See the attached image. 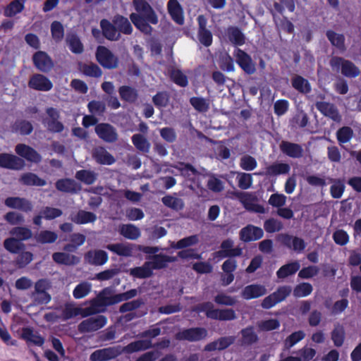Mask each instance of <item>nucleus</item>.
<instances>
[{"label": "nucleus", "instance_id": "0e129e2a", "mask_svg": "<svg viewBox=\"0 0 361 361\" xmlns=\"http://www.w3.org/2000/svg\"><path fill=\"white\" fill-rule=\"evenodd\" d=\"M24 9V4L20 0H13L5 9L6 16L12 17Z\"/></svg>", "mask_w": 361, "mask_h": 361}, {"label": "nucleus", "instance_id": "79ce46f5", "mask_svg": "<svg viewBox=\"0 0 361 361\" xmlns=\"http://www.w3.org/2000/svg\"><path fill=\"white\" fill-rule=\"evenodd\" d=\"M119 233L129 240H137L140 236L139 228L133 224H123L119 228Z\"/></svg>", "mask_w": 361, "mask_h": 361}, {"label": "nucleus", "instance_id": "ea45409f", "mask_svg": "<svg viewBox=\"0 0 361 361\" xmlns=\"http://www.w3.org/2000/svg\"><path fill=\"white\" fill-rule=\"evenodd\" d=\"M20 180L23 185L27 186H44L47 184L45 180L32 172L23 173Z\"/></svg>", "mask_w": 361, "mask_h": 361}, {"label": "nucleus", "instance_id": "a878e982", "mask_svg": "<svg viewBox=\"0 0 361 361\" xmlns=\"http://www.w3.org/2000/svg\"><path fill=\"white\" fill-rule=\"evenodd\" d=\"M167 8L172 20L177 24L182 25L184 23L183 8L178 0H169Z\"/></svg>", "mask_w": 361, "mask_h": 361}, {"label": "nucleus", "instance_id": "473e14b6", "mask_svg": "<svg viewBox=\"0 0 361 361\" xmlns=\"http://www.w3.org/2000/svg\"><path fill=\"white\" fill-rule=\"evenodd\" d=\"M71 219L76 224H86L94 223L97 220V216L93 212L80 209L76 214L71 215Z\"/></svg>", "mask_w": 361, "mask_h": 361}, {"label": "nucleus", "instance_id": "13d9d810", "mask_svg": "<svg viewBox=\"0 0 361 361\" xmlns=\"http://www.w3.org/2000/svg\"><path fill=\"white\" fill-rule=\"evenodd\" d=\"M312 290V286L310 283L302 282L294 288L293 294L295 298H303L310 295Z\"/></svg>", "mask_w": 361, "mask_h": 361}, {"label": "nucleus", "instance_id": "bf43d9fd", "mask_svg": "<svg viewBox=\"0 0 361 361\" xmlns=\"http://www.w3.org/2000/svg\"><path fill=\"white\" fill-rule=\"evenodd\" d=\"M10 233L16 236L18 240H19L20 242L23 240H27L32 238V231L27 228L23 226H17L13 228Z\"/></svg>", "mask_w": 361, "mask_h": 361}, {"label": "nucleus", "instance_id": "f03ea898", "mask_svg": "<svg viewBox=\"0 0 361 361\" xmlns=\"http://www.w3.org/2000/svg\"><path fill=\"white\" fill-rule=\"evenodd\" d=\"M331 69L349 78H355L360 75V68L351 61L341 56H332L329 61Z\"/></svg>", "mask_w": 361, "mask_h": 361}, {"label": "nucleus", "instance_id": "052dcab7", "mask_svg": "<svg viewBox=\"0 0 361 361\" xmlns=\"http://www.w3.org/2000/svg\"><path fill=\"white\" fill-rule=\"evenodd\" d=\"M51 34L53 39L56 42H59L63 39L64 27L61 22L54 20L51 23Z\"/></svg>", "mask_w": 361, "mask_h": 361}, {"label": "nucleus", "instance_id": "f704fd0d", "mask_svg": "<svg viewBox=\"0 0 361 361\" xmlns=\"http://www.w3.org/2000/svg\"><path fill=\"white\" fill-rule=\"evenodd\" d=\"M80 71L83 75L90 78H99L102 75V70L93 62L80 64Z\"/></svg>", "mask_w": 361, "mask_h": 361}, {"label": "nucleus", "instance_id": "58836bf2", "mask_svg": "<svg viewBox=\"0 0 361 361\" xmlns=\"http://www.w3.org/2000/svg\"><path fill=\"white\" fill-rule=\"evenodd\" d=\"M300 263L294 261L281 266L276 271L279 279H283L289 276L295 274L300 269Z\"/></svg>", "mask_w": 361, "mask_h": 361}, {"label": "nucleus", "instance_id": "6e6d98bb", "mask_svg": "<svg viewBox=\"0 0 361 361\" xmlns=\"http://www.w3.org/2000/svg\"><path fill=\"white\" fill-rule=\"evenodd\" d=\"M14 260V263L18 268H24L33 259V254L29 251H20Z\"/></svg>", "mask_w": 361, "mask_h": 361}, {"label": "nucleus", "instance_id": "4be33fe9", "mask_svg": "<svg viewBox=\"0 0 361 361\" xmlns=\"http://www.w3.org/2000/svg\"><path fill=\"white\" fill-rule=\"evenodd\" d=\"M4 204L9 208L16 209L25 212H31L32 209L31 202L23 197H9L5 200Z\"/></svg>", "mask_w": 361, "mask_h": 361}, {"label": "nucleus", "instance_id": "9b49d317", "mask_svg": "<svg viewBox=\"0 0 361 361\" xmlns=\"http://www.w3.org/2000/svg\"><path fill=\"white\" fill-rule=\"evenodd\" d=\"M146 259L149 260L147 262V264L152 267V271L165 269L169 263L178 260L177 257L169 256L162 253L147 256Z\"/></svg>", "mask_w": 361, "mask_h": 361}, {"label": "nucleus", "instance_id": "a211bd4d", "mask_svg": "<svg viewBox=\"0 0 361 361\" xmlns=\"http://www.w3.org/2000/svg\"><path fill=\"white\" fill-rule=\"evenodd\" d=\"M263 235L262 228L252 224L245 226L240 231V238L245 243L259 240Z\"/></svg>", "mask_w": 361, "mask_h": 361}, {"label": "nucleus", "instance_id": "3c124183", "mask_svg": "<svg viewBox=\"0 0 361 361\" xmlns=\"http://www.w3.org/2000/svg\"><path fill=\"white\" fill-rule=\"evenodd\" d=\"M199 242V238L197 235H192L188 237L183 238L179 240L177 243L173 242L171 244V247L173 249L180 250L188 247L195 245Z\"/></svg>", "mask_w": 361, "mask_h": 361}, {"label": "nucleus", "instance_id": "c03bdc74", "mask_svg": "<svg viewBox=\"0 0 361 361\" xmlns=\"http://www.w3.org/2000/svg\"><path fill=\"white\" fill-rule=\"evenodd\" d=\"M210 315L213 319L219 321H231L237 318L235 312L231 308L216 309Z\"/></svg>", "mask_w": 361, "mask_h": 361}, {"label": "nucleus", "instance_id": "6ab92c4d", "mask_svg": "<svg viewBox=\"0 0 361 361\" xmlns=\"http://www.w3.org/2000/svg\"><path fill=\"white\" fill-rule=\"evenodd\" d=\"M57 190L71 194H76L81 190V185L75 180L68 178H61L55 183Z\"/></svg>", "mask_w": 361, "mask_h": 361}, {"label": "nucleus", "instance_id": "6e6552de", "mask_svg": "<svg viewBox=\"0 0 361 361\" xmlns=\"http://www.w3.org/2000/svg\"><path fill=\"white\" fill-rule=\"evenodd\" d=\"M32 59L35 67L42 73H49L54 66L52 59L44 51H36L32 55Z\"/></svg>", "mask_w": 361, "mask_h": 361}, {"label": "nucleus", "instance_id": "e2e57ef3", "mask_svg": "<svg viewBox=\"0 0 361 361\" xmlns=\"http://www.w3.org/2000/svg\"><path fill=\"white\" fill-rule=\"evenodd\" d=\"M305 336L304 331L300 330L289 335L284 341V348L290 349L296 343L302 341Z\"/></svg>", "mask_w": 361, "mask_h": 361}, {"label": "nucleus", "instance_id": "603ef678", "mask_svg": "<svg viewBox=\"0 0 361 361\" xmlns=\"http://www.w3.org/2000/svg\"><path fill=\"white\" fill-rule=\"evenodd\" d=\"M67 44L69 49L75 54H80L84 51V46L80 38L76 35H71L67 38Z\"/></svg>", "mask_w": 361, "mask_h": 361}, {"label": "nucleus", "instance_id": "69168bd1", "mask_svg": "<svg viewBox=\"0 0 361 361\" xmlns=\"http://www.w3.org/2000/svg\"><path fill=\"white\" fill-rule=\"evenodd\" d=\"M171 79L180 87H185L188 85L187 76L179 69H173L170 74Z\"/></svg>", "mask_w": 361, "mask_h": 361}, {"label": "nucleus", "instance_id": "5701e85b", "mask_svg": "<svg viewBox=\"0 0 361 361\" xmlns=\"http://www.w3.org/2000/svg\"><path fill=\"white\" fill-rule=\"evenodd\" d=\"M100 27L103 36L109 41H118L121 38V35L114 23L107 19L100 20Z\"/></svg>", "mask_w": 361, "mask_h": 361}, {"label": "nucleus", "instance_id": "864d4df0", "mask_svg": "<svg viewBox=\"0 0 361 361\" xmlns=\"http://www.w3.org/2000/svg\"><path fill=\"white\" fill-rule=\"evenodd\" d=\"M345 329L343 326L339 324L335 326L331 331V340L336 347H341L343 345L345 340Z\"/></svg>", "mask_w": 361, "mask_h": 361}, {"label": "nucleus", "instance_id": "5fc2aeb1", "mask_svg": "<svg viewBox=\"0 0 361 361\" xmlns=\"http://www.w3.org/2000/svg\"><path fill=\"white\" fill-rule=\"evenodd\" d=\"M57 238L58 235L55 232L48 230L42 231L35 236L36 241L41 244L53 243Z\"/></svg>", "mask_w": 361, "mask_h": 361}, {"label": "nucleus", "instance_id": "9d476101", "mask_svg": "<svg viewBox=\"0 0 361 361\" xmlns=\"http://www.w3.org/2000/svg\"><path fill=\"white\" fill-rule=\"evenodd\" d=\"M197 37L200 42L206 47L212 45L213 36L212 32L207 28V18L204 15H200L197 18Z\"/></svg>", "mask_w": 361, "mask_h": 361}, {"label": "nucleus", "instance_id": "a19ab883", "mask_svg": "<svg viewBox=\"0 0 361 361\" xmlns=\"http://www.w3.org/2000/svg\"><path fill=\"white\" fill-rule=\"evenodd\" d=\"M242 336V345H252L259 340L257 334L255 332L253 326H247L240 331Z\"/></svg>", "mask_w": 361, "mask_h": 361}, {"label": "nucleus", "instance_id": "412c9836", "mask_svg": "<svg viewBox=\"0 0 361 361\" xmlns=\"http://www.w3.org/2000/svg\"><path fill=\"white\" fill-rule=\"evenodd\" d=\"M235 341V337L234 336H222L207 343L204 346V350L207 352H213L215 350L221 351L233 344Z\"/></svg>", "mask_w": 361, "mask_h": 361}, {"label": "nucleus", "instance_id": "c9c22d12", "mask_svg": "<svg viewBox=\"0 0 361 361\" xmlns=\"http://www.w3.org/2000/svg\"><path fill=\"white\" fill-rule=\"evenodd\" d=\"M52 259L59 264L67 266L74 265L79 262V258L75 255L62 252H54L52 255Z\"/></svg>", "mask_w": 361, "mask_h": 361}, {"label": "nucleus", "instance_id": "b1692460", "mask_svg": "<svg viewBox=\"0 0 361 361\" xmlns=\"http://www.w3.org/2000/svg\"><path fill=\"white\" fill-rule=\"evenodd\" d=\"M92 157L95 161L101 165H112L116 162L114 157L104 147H97L92 151Z\"/></svg>", "mask_w": 361, "mask_h": 361}, {"label": "nucleus", "instance_id": "2f4dec72", "mask_svg": "<svg viewBox=\"0 0 361 361\" xmlns=\"http://www.w3.org/2000/svg\"><path fill=\"white\" fill-rule=\"evenodd\" d=\"M290 171V166L286 163L275 162L266 167L265 174L269 176L288 174Z\"/></svg>", "mask_w": 361, "mask_h": 361}, {"label": "nucleus", "instance_id": "393cba45", "mask_svg": "<svg viewBox=\"0 0 361 361\" xmlns=\"http://www.w3.org/2000/svg\"><path fill=\"white\" fill-rule=\"evenodd\" d=\"M267 293L266 288L260 284H251L246 286L241 292V296L245 300H251L259 298Z\"/></svg>", "mask_w": 361, "mask_h": 361}, {"label": "nucleus", "instance_id": "7c9ffc66", "mask_svg": "<svg viewBox=\"0 0 361 361\" xmlns=\"http://www.w3.org/2000/svg\"><path fill=\"white\" fill-rule=\"evenodd\" d=\"M326 36L331 45L336 47L341 52H344L346 50L344 35L338 34L331 30H328L326 32Z\"/></svg>", "mask_w": 361, "mask_h": 361}, {"label": "nucleus", "instance_id": "bb28decb", "mask_svg": "<svg viewBox=\"0 0 361 361\" xmlns=\"http://www.w3.org/2000/svg\"><path fill=\"white\" fill-rule=\"evenodd\" d=\"M21 338L27 343H32L36 346L41 347L44 343V338L39 333L35 332L30 327H24L22 329Z\"/></svg>", "mask_w": 361, "mask_h": 361}, {"label": "nucleus", "instance_id": "c756f323", "mask_svg": "<svg viewBox=\"0 0 361 361\" xmlns=\"http://www.w3.org/2000/svg\"><path fill=\"white\" fill-rule=\"evenodd\" d=\"M291 85L296 91L303 94H309L312 91L309 81L299 75H295L291 78Z\"/></svg>", "mask_w": 361, "mask_h": 361}, {"label": "nucleus", "instance_id": "c85d7f7f", "mask_svg": "<svg viewBox=\"0 0 361 361\" xmlns=\"http://www.w3.org/2000/svg\"><path fill=\"white\" fill-rule=\"evenodd\" d=\"M112 22L118 29V32L121 34L130 35L133 33V28L128 19L120 14L114 16Z\"/></svg>", "mask_w": 361, "mask_h": 361}, {"label": "nucleus", "instance_id": "20e7f679", "mask_svg": "<svg viewBox=\"0 0 361 361\" xmlns=\"http://www.w3.org/2000/svg\"><path fill=\"white\" fill-rule=\"evenodd\" d=\"M208 336L207 330L204 327H191L184 329L176 334L175 338L178 341L188 342H198L204 340Z\"/></svg>", "mask_w": 361, "mask_h": 361}, {"label": "nucleus", "instance_id": "8fccbe9b", "mask_svg": "<svg viewBox=\"0 0 361 361\" xmlns=\"http://www.w3.org/2000/svg\"><path fill=\"white\" fill-rule=\"evenodd\" d=\"M130 274L137 279H147L152 276L153 271L152 267L147 265V262H145L142 267L130 269Z\"/></svg>", "mask_w": 361, "mask_h": 361}, {"label": "nucleus", "instance_id": "4d7b16f0", "mask_svg": "<svg viewBox=\"0 0 361 361\" xmlns=\"http://www.w3.org/2000/svg\"><path fill=\"white\" fill-rule=\"evenodd\" d=\"M283 228V223L276 219L269 218L264 222V229L268 233H274L281 231Z\"/></svg>", "mask_w": 361, "mask_h": 361}, {"label": "nucleus", "instance_id": "aec40b11", "mask_svg": "<svg viewBox=\"0 0 361 361\" xmlns=\"http://www.w3.org/2000/svg\"><path fill=\"white\" fill-rule=\"evenodd\" d=\"M236 195L247 211L258 214L266 213V209L263 205L252 202L254 198L251 194L245 192H239Z\"/></svg>", "mask_w": 361, "mask_h": 361}, {"label": "nucleus", "instance_id": "774afa93", "mask_svg": "<svg viewBox=\"0 0 361 361\" xmlns=\"http://www.w3.org/2000/svg\"><path fill=\"white\" fill-rule=\"evenodd\" d=\"M240 166L245 171H252L257 166L256 159L250 155L243 156L240 159Z\"/></svg>", "mask_w": 361, "mask_h": 361}, {"label": "nucleus", "instance_id": "1a4fd4ad", "mask_svg": "<svg viewBox=\"0 0 361 361\" xmlns=\"http://www.w3.org/2000/svg\"><path fill=\"white\" fill-rule=\"evenodd\" d=\"M94 130L97 136L106 142L113 143L118 140V136L116 128L109 123L97 124Z\"/></svg>", "mask_w": 361, "mask_h": 361}, {"label": "nucleus", "instance_id": "a18cd8bd", "mask_svg": "<svg viewBox=\"0 0 361 361\" xmlns=\"http://www.w3.org/2000/svg\"><path fill=\"white\" fill-rule=\"evenodd\" d=\"M132 143L135 147L143 152L148 153L150 149V143L147 139L142 134H134L131 137Z\"/></svg>", "mask_w": 361, "mask_h": 361}, {"label": "nucleus", "instance_id": "dca6fc26", "mask_svg": "<svg viewBox=\"0 0 361 361\" xmlns=\"http://www.w3.org/2000/svg\"><path fill=\"white\" fill-rule=\"evenodd\" d=\"M281 242L285 247L298 253L302 252L306 247L302 238L287 233L281 235Z\"/></svg>", "mask_w": 361, "mask_h": 361}, {"label": "nucleus", "instance_id": "e433bc0d", "mask_svg": "<svg viewBox=\"0 0 361 361\" xmlns=\"http://www.w3.org/2000/svg\"><path fill=\"white\" fill-rule=\"evenodd\" d=\"M11 131L19 133L21 135H28L32 133L33 126L32 123L26 120H16L11 126Z\"/></svg>", "mask_w": 361, "mask_h": 361}, {"label": "nucleus", "instance_id": "423d86ee", "mask_svg": "<svg viewBox=\"0 0 361 361\" xmlns=\"http://www.w3.org/2000/svg\"><path fill=\"white\" fill-rule=\"evenodd\" d=\"M133 4L137 14L145 18L151 24L158 23L159 20L155 11L146 0H133Z\"/></svg>", "mask_w": 361, "mask_h": 361}, {"label": "nucleus", "instance_id": "f8f14e48", "mask_svg": "<svg viewBox=\"0 0 361 361\" xmlns=\"http://www.w3.org/2000/svg\"><path fill=\"white\" fill-rule=\"evenodd\" d=\"M28 87L37 91L48 92L52 89L53 83L47 76L35 73L30 78Z\"/></svg>", "mask_w": 361, "mask_h": 361}, {"label": "nucleus", "instance_id": "39448f33", "mask_svg": "<svg viewBox=\"0 0 361 361\" xmlns=\"http://www.w3.org/2000/svg\"><path fill=\"white\" fill-rule=\"evenodd\" d=\"M106 323V317L104 315L99 314L82 321L79 324L78 329L81 334L93 332L104 327Z\"/></svg>", "mask_w": 361, "mask_h": 361}, {"label": "nucleus", "instance_id": "72a5a7b5", "mask_svg": "<svg viewBox=\"0 0 361 361\" xmlns=\"http://www.w3.org/2000/svg\"><path fill=\"white\" fill-rule=\"evenodd\" d=\"M106 248L118 256L131 257L133 255V245L132 244L125 245L123 243L108 244Z\"/></svg>", "mask_w": 361, "mask_h": 361}, {"label": "nucleus", "instance_id": "f3484780", "mask_svg": "<svg viewBox=\"0 0 361 361\" xmlns=\"http://www.w3.org/2000/svg\"><path fill=\"white\" fill-rule=\"evenodd\" d=\"M281 152L293 159H300L303 156V148L301 145L282 140L279 145Z\"/></svg>", "mask_w": 361, "mask_h": 361}, {"label": "nucleus", "instance_id": "37998d69", "mask_svg": "<svg viewBox=\"0 0 361 361\" xmlns=\"http://www.w3.org/2000/svg\"><path fill=\"white\" fill-rule=\"evenodd\" d=\"M227 35L230 42L235 46H242L245 42V35L237 27H229Z\"/></svg>", "mask_w": 361, "mask_h": 361}, {"label": "nucleus", "instance_id": "338daca9", "mask_svg": "<svg viewBox=\"0 0 361 361\" xmlns=\"http://www.w3.org/2000/svg\"><path fill=\"white\" fill-rule=\"evenodd\" d=\"M43 217L46 220H53L61 216L63 214L61 209L51 207H44L41 210Z\"/></svg>", "mask_w": 361, "mask_h": 361}, {"label": "nucleus", "instance_id": "0eeeda50", "mask_svg": "<svg viewBox=\"0 0 361 361\" xmlns=\"http://www.w3.org/2000/svg\"><path fill=\"white\" fill-rule=\"evenodd\" d=\"M234 56L237 64L246 74L252 75L255 73V63L247 53L237 48L234 51Z\"/></svg>", "mask_w": 361, "mask_h": 361}, {"label": "nucleus", "instance_id": "09e8293b", "mask_svg": "<svg viewBox=\"0 0 361 361\" xmlns=\"http://www.w3.org/2000/svg\"><path fill=\"white\" fill-rule=\"evenodd\" d=\"M161 202L164 206L175 211L182 210L184 207V202L182 199L170 195L163 197Z\"/></svg>", "mask_w": 361, "mask_h": 361}, {"label": "nucleus", "instance_id": "49530a36", "mask_svg": "<svg viewBox=\"0 0 361 361\" xmlns=\"http://www.w3.org/2000/svg\"><path fill=\"white\" fill-rule=\"evenodd\" d=\"M4 248L12 254H18L25 248L23 243L16 238H6L4 242Z\"/></svg>", "mask_w": 361, "mask_h": 361}, {"label": "nucleus", "instance_id": "f257e3e1", "mask_svg": "<svg viewBox=\"0 0 361 361\" xmlns=\"http://www.w3.org/2000/svg\"><path fill=\"white\" fill-rule=\"evenodd\" d=\"M152 348L151 340H137L126 346L115 345L94 350L90 357L91 361H109L123 353L132 354Z\"/></svg>", "mask_w": 361, "mask_h": 361}, {"label": "nucleus", "instance_id": "2eb2a0df", "mask_svg": "<svg viewBox=\"0 0 361 361\" xmlns=\"http://www.w3.org/2000/svg\"><path fill=\"white\" fill-rule=\"evenodd\" d=\"M15 151L18 155L30 162L38 164L42 161L41 155L34 148L25 144H18Z\"/></svg>", "mask_w": 361, "mask_h": 361}, {"label": "nucleus", "instance_id": "4468645a", "mask_svg": "<svg viewBox=\"0 0 361 361\" xmlns=\"http://www.w3.org/2000/svg\"><path fill=\"white\" fill-rule=\"evenodd\" d=\"M84 259L86 263L93 266H102L109 260L106 251L102 250H90L85 253Z\"/></svg>", "mask_w": 361, "mask_h": 361}, {"label": "nucleus", "instance_id": "de8ad7c7", "mask_svg": "<svg viewBox=\"0 0 361 361\" xmlns=\"http://www.w3.org/2000/svg\"><path fill=\"white\" fill-rule=\"evenodd\" d=\"M75 177L86 185H92L96 181L97 174L90 170L82 169L75 173Z\"/></svg>", "mask_w": 361, "mask_h": 361}, {"label": "nucleus", "instance_id": "7ed1b4c3", "mask_svg": "<svg viewBox=\"0 0 361 361\" xmlns=\"http://www.w3.org/2000/svg\"><path fill=\"white\" fill-rule=\"evenodd\" d=\"M97 61L106 69H115L118 66L119 59L109 48L98 46L95 52Z\"/></svg>", "mask_w": 361, "mask_h": 361}, {"label": "nucleus", "instance_id": "680f3d73", "mask_svg": "<svg viewBox=\"0 0 361 361\" xmlns=\"http://www.w3.org/2000/svg\"><path fill=\"white\" fill-rule=\"evenodd\" d=\"M353 137V130L350 127L343 126L336 132V138L340 144L348 142Z\"/></svg>", "mask_w": 361, "mask_h": 361}, {"label": "nucleus", "instance_id": "ddd939ff", "mask_svg": "<svg viewBox=\"0 0 361 361\" xmlns=\"http://www.w3.org/2000/svg\"><path fill=\"white\" fill-rule=\"evenodd\" d=\"M25 166V161L21 158L11 154H0V167L11 170H20Z\"/></svg>", "mask_w": 361, "mask_h": 361}, {"label": "nucleus", "instance_id": "4c0bfd02", "mask_svg": "<svg viewBox=\"0 0 361 361\" xmlns=\"http://www.w3.org/2000/svg\"><path fill=\"white\" fill-rule=\"evenodd\" d=\"M118 93L123 101L130 104L135 103L138 98L137 90L130 86H121L118 89Z\"/></svg>", "mask_w": 361, "mask_h": 361}, {"label": "nucleus", "instance_id": "cd10ccee", "mask_svg": "<svg viewBox=\"0 0 361 361\" xmlns=\"http://www.w3.org/2000/svg\"><path fill=\"white\" fill-rule=\"evenodd\" d=\"M130 19L137 29H138L142 33L151 35L153 28L149 25V22L143 17H141L139 14L133 13L130 15Z\"/></svg>", "mask_w": 361, "mask_h": 361}]
</instances>
